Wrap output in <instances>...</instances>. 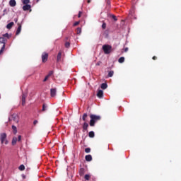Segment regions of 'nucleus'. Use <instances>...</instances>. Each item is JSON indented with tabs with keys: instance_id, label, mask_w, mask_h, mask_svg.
I'll return each instance as SVG.
<instances>
[{
	"instance_id": "5",
	"label": "nucleus",
	"mask_w": 181,
	"mask_h": 181,
	"mask_svg": "<svg viewBox=\"0 0 181 181\" xmlns=\"http://www.w3.org/2000/svg\"><path fill=\"white\" fill-rule=\"evenodd\" d=\"M47 59H49V54H47V52H43L42 54V63H46V62H47Z\"/></svg>"
},
{
	"instance_id": "10",
	"label": "nucleus",
	"mask_w": 181,
	"mask_h": 181,
	"mask_svg": "<svg viewBox=\"0 0 181 181\" xmlns=\"http://www.w3.org/2000/svg\"><path fill=\"white\" fill-rule=\"evenodd\" d=\"M97 97H98V98H103V97H104V91L99 90L97 93Z\"/></svg>"
},
{
	"instance_id": "12",
	"label": "nucleus",
	"mask_w": 181,
	"mask_h": 181,
	"mask_svg": "<svg viewBox=\"0 0 181 181\" xmlns=\"http://www.w3.org/2000/svg\"><path fill=\"white\" fill-rule=\"evenodd\" d=\"M9 5L12 8H14V6H16V0H10L9 1Z\"/></svg>"
},
{
	"instance_id": "13",
	"label": "nucleus",
	"mask_w": 181,
	"mask_h": 181,
	"mask_svg": "<svg viewBox=\"0 0 181 181\" xmlns=\"http://www.w3.org/2000/svg\"><path fill=\"white\" fill-rule=\"evenodd\" d=\"M85 159L87 162H91V160H93V156H91V155H87L86 156Z\"/></svg>"
},
{
	"instance_id": "29",
	"label": "nucleus",
	"mask_w": 181,
	"mask_h": 181,
	"mask_svg": "<svg viewBox=\"0 0 181 181\" xmlns=\"http://www.w3.org/2000/svg\"><path fill=\"white\" fill-rule=\"evenodd\" d=\"M85 152H86V153H90L91 152V148H86L85 149Z\"/></svg>"
},
{
	"instance_id": "15",
	"label": "nucleus",
	"mask_w": 181,
	"mask_h": 181,
	"mask_svg": "<svg viewBox=\"0 0 181 181\" xmlns=\"http://www.w3.org/2000/svg\"><path fill=\"white\" fill-rule=\"evenodd\" d=\"M60 60H62V52H59L57 57V63H59V62H60Z\"/></svg>"
},
{
	"instance_id": "28",
	"label": "nucleus",
	"mask_w": 181,
	"mask_h": 181,
	"mask_svg": "<svg viewBox=\"0 0 181 181\" xmlns=\"http://www.w3.org/2000/svg\"><path fill=\"white\" fill-rule=\"evenodd\" d=\"M76 33H77V35H81V28H78L76 29Z\"/></svg>"
},
{
	"instance_id": "26",
	"label": "nucleus",
	"mask_w": 181,
	"mask_h": 181,
	"mask_svg": "<svg viewBox=\"0 0 181 181\" xmlns=\"http://www.w3.org/2000/svg\"><path fill=\"white\" fill-rule=\"evenodd\" d=\"M112 76H114V71H109L107 76L108 77H112Z\"/></svg>"
},
{
	"instance_id": "2",
	"label": "nucleus",
	"mask_w": 181,
	"mask_h": 181,
	"mask_svg": "<svg viewBox=\"0 0 181 181\" xmlns=\"http://www.w3.org/2000/svg\"><path fill=\"white\" fill-rule=\"evenodd\" d=\"M102 49H103L105 54H110V53H111V52H112V46H111L110 45H104L102 47Z\"/></svg>"
},
{
	"instance_id": "45",
	"label": "nucleus",
	"mask_w": 181,
	"mask_h": 181,
	"mask_svg": "<svg viewBox=\"0 0 181 181\" xmlns=\"http://www.w3.org/2000/svg\"><path fill=\"white\" fill-rule=\"evenodd\" d=\"M87 2H88V4H90L91 3V0H88Z\"/></svg>"
},
{
	"instance_id": "24",
	"label": "nucleus",
	"mask_w": 181,
	"mask_h": 181,
	"mask_svg": "<svg viewBox=\"0 0 181 181\" xmlns=\"http://www.w3.org/2000/svg\"><path fill=\"white\" fill-rule=\"evenodd\" d=\"M12 129H13V134H16V132H18V130H17V129H16V126H15V125H13L12 126Z\"/></svg>"
},
{
	"instance_id": "25",
	"label": "nucleus",
	"mask_w": 181,
	"mask_h": 181,
	"mask_svg": "<svg viewBox=\"0 0 181 181\" xmlns=\"http://www.w3.org/2000/svg\"><path fill=\"white\" fill-rule=\"evenodd\" d=\"M90 177H91V176H90V175H88V174H86V175H85V176H84V179H85L86 180H90Z\"/></svg>"
},
{
	"instance_id": "17",
	"label": "nucleus",
	"mask_w": 181,
	"mask_h": 181,
	"mask_svg": "<svg viewBox=\"0 0 181 181\" xmlns=\"http://www.w3.org/2000/svg\"><path fill=\"white\" fill-rule=\"evenodd\" d=\"M83 131H87V129H88V123L87 122L83 123Z\"/></svg>"
},
{
	"instance_id": "21",
	"label": "nucleus",
	"mask_w": 181,
	"mask_h": 181,
	"mask_svg": "<svg viewBox=\"0 0 181 181\" xmlns=\"http://www.w3.org/2000/svg\"><path fill=\"white\" fill-rule=\"evenodd\" d=\"M29 4H30V0H23V5H29Z\"/></svg>"
},
{
	"instance_id": "39",
	"label": "nucleus",
	"mask_w": 181,
	"mask_h": 181,
	"mask_svg": "<svg viewBox=\"0 0 181 181\" xmlns=\"http://www.w3.org/2000/svg\"><path fill=\"white\" fill-rule=\"evenodd\" d=\"M49 79V76H47V75L45 76V78H44L43 81H47V80Z\"/></svg>"
},
{
	"instance_id": "31",
	"label": "nucleus",
	"mask_w": 181,
	"mask_h": 181,
	"mask_svg": "<svg viewBox=\"0 0 181 181\" xmlns=\"http://www.w3.org/2000/svg\"><path fill=\"white\" fill-rule=\"evenodd\" d=\"M47 109V106H46L45 104H43V105H42V111H46Z\"/></svg>"
},
{
	"instance_id": "30",
	"label": "nucleus",
	"mask_w": 181,
	"mask_h": 181,
	"mask_svg": "<svg viewBox=\"0 0 181 181\" xmlns=\"http://www.w3.org/2000/svg\"><path fill=\"white\" fill-rule=\"evenodd\" d=\"M65 47H66V49H69V47H70V42H65Z\"/></svg>"
},
{
	"instance_id": "16",
	"label": "nucleus",
	"mask_w": 181,
	"mask_h": 181,
	"mask_svg": "<svg viewBox=\"0 0 181 181\" xmlns=\"http://www.w3.org/2000/svg\"><path fill=\"white\" fill-rule=\"evenodd\" d=\"M107 87H108V85L106 83H103L100 86V88H102V90H106Z\"/></svg>"
},
{
	"instance_id": "19",
	"label": "nucleus",
	"mask_w": 181,
	"mask_h": 181,
	"mask_svg": "<svg viewBox=\"0 0 181 181\" xmlns=\"http://www.w3.org/2000/svg\"><path fill=\"white\" fill-rule=\"evenodd\" d=\"M13 25H14V23L13 22H11L8 24H7L6 28L8 29H12V26H13Z\"/></svg>"
},
{
	"instance_id": "47",
	"label": "nucleus",
	"mask_w": 181,
	"mask_h": 181,
	"mask_svg": "<svg viewBox=\"0 0 181 181\" xmlns=\"http://www.w3.org/2000/svg\"><path fill=\"white\" fill-rule=\"evenodd\" d=\"M15 22H18V19H15Z\"/></svg>"
},
{
	"instance_id": "43",
	"label": "nucleus",
	"mask_w": 181,
	"mask_h": 181,
	"mask_svg": "<svg viewBox=\"0 0 181 181\" xmlns=\"http://www.w3.org/2000/svg\"><path fill=\"white\" fill-rule=\"evenodd\" d=\"M158 57L156 56L153 57V60H157Z\"/></svg>"
},
{
	"instance_id": "27",
	"label": "nucleus",
	"mask_w": 181,
	"mask_h": 181,
	"mask_svg": "<svg viewBox=\"0 0 181 181\" xmlns=\"http://www.w3.org/2000/svg\"><path fill=\"white\" fill-rule=\"evenodd\" d=\"M18 169L19 170H25V165H23V164L21 165Z\"/></svg>"
},
{
	"instance_id": "23",
	"label": "nucleus",
	"mask_w": 181,
	"mask_h": 181,
	"mask_svg": "<svg viewBox=\"0 0 181 181\" xmlns=\"http://www.w3.org/2000/svg\"><path fill=\"white\" fill-rule=\"evenodd\" d=\"M118 62H119V63H124V62H125V57H120V58L118 59Z\"/></svg>"
},
{
	"instance_id": "9",
	"label": "nucleus",
	"mask_w": 181,
	"mask_h": 181,
	"mask_svg": "<svg viewBox=\"0 0 181 181\" xmlns=\"http://www.w3.org/2000/svg\"><path fill=\"white\" fill-rule=\"evenodd\" d=\"M26 94L23 93L21 97L22 105H25L26 104Z\"/></svg>"
},
{
	"instance_id": "34",
	"label": "nucleus",
	"mask_w": 181,
	"mask_h": 181,
	"mask_svg": "<svg viewBox=\"0 0 181 181\" xmlns=\"http://www.w3.org/2000/svg\"><path fill=\"white\" fill-rule=\"evenodd\" d=\"M47 76L49 77H50L51 76H53V71H50Z\"/></svg>"
},
{
	"instance_id": "6",
	"label": "nucleus",
	"mask_w": 181,
	"mask_h": 181,
	"mask_svg": "<svg viewBox=\"0 0 181 181\" xmlns=\"http://www.w3.org/2000/svg\"><path fill=\"white\" fill-rule=\"evenodd\" d=\"M32 6H30V4H24V6H23V11H30V12H32Z\"/></svg>"
},
{
	"instance_id": "3",
	"label": "nucleus",
	"mask_w": 181,
	"mask_h": 181,
	"mask_svg": "<svg viewBox=\"0 0 181 181\" xmlns=\"http://www.w3.org/2000/svg\"><path fill=\"white\" fill-rule=\"evenodd\" d=\"M6 42H8V39H6L4 37H0V43L3 44V46L0 50V54H1V53H3L4 51L5 50V43H6Z\"/></svg>"
},
{
	"instance_id": "36",
	"label": "nucleus",
	"mask_w": 181,
	"mask_h": 181,
	"mask_svg": "<svg viewBox=\"0 0 181 181\" xmlns=\"http://www.w3.org/2000/svg\"><path fill=\"white\" fill-rule=\"evenodd\" d=\"M102 28H103V29H105V28H107V23H103V25H102Z\"/></svg>"
},
{
	"instance_id": "38",
	"label": "nucleus",
	"mask_w": 181,
	"mask_h": 181,
	"mask_svg": "<svg viewBox=\"0 0 181 181\" xmlns=\"http://www.w3.org/2000/svg\"><path fill=\"white\" fill-rule=\"evenodd\" d=\"M22 139V136L21 135H19L18 136V142H21V140Z\"/></svg>"
},
{
	"instance_id": "44",
	"label": "nucleus",
	"mask_w": 181,
	"mask_h": 181,
	"mask_svg": "<svg viewBox=\"0 0 181 181\" xmlns=\"http://www.w3.org/2000/svg\"><path fill=\"white\" fill-rule=\"evenodd\" d=\"M124 52H128V47L124 48Z\"/></svg>"
},
{
	"instance_id": "40",
	"label": "nucleus",
	"mask_w": 181,
	"mask_h": 181,
	"mask_svg": "<svg viewBox=\"0 0 181 181\" xmlns=\"http://www.w3.org/2000/svg\"><path fill=\"white\" fill-rule=\"evenodd\" d=\"M82 13H83V12L79 11L78 15V18H81Z\"/></svg>"
},
{
	"instance_id": "1",
	"label": "nucleus",
	"mask_w": 181,
	"mask_h": 181,
	"mask_svg": "<svg viewBox=\"0 0 181 181\" xmlns=\"http://www.w3.org/2000/svg\"><path fill=\"white\" fill-rule=\"evenodd\" d=\"M90 127H94L95 125V122H98L101 119V116L100 115H90Z\"/></svg>"
},
{
	"instance_id": "20",
	"label": "nucleus",
	"mask_w": 181,
	"mask_h": 181,
	"mask_svg": "<svg viewBox=\"0 0 181 181\" xmlns=\"http://www.w3.org/2000/svg\"><path fill=\"white\" fill-rule=\"evenodd\" d=\"M87 117H88V115L87 113H84L82 117L83 121H87Z\"/></svg>"
},
{
	"instance_id": "48",
	"label": "nucleus",
	"mask_w": 181,
	"mask_h": 181,
	"mask_svg": "<svg viewBox=\"0 0 181 181\" xmlns=\"http://www.w3.org/2000/svg\"><path fill=\"white\" fill-rule=\"evenodd\" d=\"M40 0H37V2H39Z\"/></svg>"
},
{
	"instance_id": "8",
	"label": "nucleus",
	"mask_w": 181,
	"mask_h": 181,
	"mask_svg": "<svg viewBox=\"0 0 181 181\" xmlns=\"http://www.w3.org/2000/svg\"><path fill=\"white\" fill-rule=\"evenodd\" d=\"M11 121H14L16 124H18V122H19V118L16 115H12Z\"/></svg>"
},
{
	"instance_id": "14",
	"label": "nucleus",
	"mask_w": 181,
	"mask_h": 181,
	"mask_svg": "<svg viewBox=\"0 0 181 181\" xmlns=\"http://www.w3.org/2000/svg\"><path fill=\"white\" fill-rule=\"evenodd\" d=\"M85 173H86V170L84 168H80V170H79V175L80 176H84Z\"/></svg>"
},
{
	"instance_id": "32",
	"label": "nucleus",
	"mask_w": 181,
	"mask_h": 181,
	"mask_svg": "<svg viewBox=\"0 0 181 181\" xmlns=\"http://www.w3.org/2000/svg\"><path fill=\"white\" fill-rule=\"evenodd\" d=\"M111 18H113L115 22H117V21H118V19L117 18V16H115V15H112Z\"/></svg>"
},
{
	"instance_id": "11",
	"label": "nucleus",
	"mask_w": 181,
	"mask_h": 181,
	"mask_svg": "<svg viewBox=\"0 0 181 181\" xmlns=\"http://www.w3.org/2000/svg\"><path fill=\"white\" fill-rule=\"evenodd\" d=\"M18 28L16 33V35H18L21 33V30H22V25L20 23H18Z\"/></svg>"
},
{
	"instance_id": "37",
	"label": "nucleus",
	"mask_w": 181,
	"mask_h": 181,
	"mask_svg": "<svg viewBox=\"0 0 181 181\" xmlns=\"http://www.w3.org/2000/svg\"><path fill=\"white\" fill-rule=\"evenodd\" d=\"M103 62H101V61H99L96 63L95 66H101Z\"/></svg>"
},
{
	"instance_id": "41",
	"label": "nucleus",
	"mask_w": 181,
	"mask_h": 181,
	"mask_svg": "<svg viewBox=\"0 0 181 181\" xmlns=\"http://www.w3.org/2000/svg\"><path fill=\"white\" fill-rule=\"evenodd\" d=\"M107 4L108 6L110 7V5H111V2L110 1V0H107Z\"/></svg>"
},
{
	"instance_id": "7",
	"label": "nucleus",
	"mask_w": 181,
	"mask_h": 181,
	"mask_svg": "<svg viewBox=\"0 0 181 181\" xmlns=\"http://www.w3.org/2000/svg\"><path fill=\"white\" fill-rule=\"evenodd\" d=\"M57 93V89H56V88L50 89L51 97H56Z\"/></svg>"
},
{
	"instance_id": "4",
	"label": "nucleus",
	"mask_w": 181,
	"mask_h": 181,
	"mask_svg": "<svg viewBox=\"0 0 181 181\" xmlns=\"http://www.w3.org/2000/svg\"><path fill=\"white\" fill-rule=\"evenodd\" d=\"M0 141L1 144H5V145H8V140H6V133H1L0 134Z\"/></svg>"
},
{
	"instance_id": "35",
	"label": "nucleus",
	"mask_w": 181,
	"mask_h": 181,
	"mask_svg": "<svg viewBox=\"0 0 181 181\" xmlns=\"http://www.w3.org/2000/svg\"><path fill=\"white\" fill-rule=\"evenodd\" d=\"M78 25H80V21H76L74 23V26H77Z\"/></svg>"
},
{
	"instance_id": "22",
	"label": "nucleus",
	"mask_w": 181,
	"mask_h": 181,
	"mask_svg": "<svg viewBox=\"0 0 181 181\" xmlns=\"http://www.w3.org/2000/svg\"><path fill=\"white\" fill-rule=\"evenodd\" d=\"M88 136L90 138H94V136H95L94 132H93V131L90 132L89 134H88Z\"/></svg>"
},
{
	"instance_id": "18",
	"label": "nucleus",
	"mask_w": 181,
	"mask_h": 181,
	"mask_svg": "<svg viewBox=\"0 0 181 181\" xmlns=\"http://www.w3.org/2000/svg\"><path fill=\"white\" fill-rule=\"evenodd\" d=\"M16 142H18V138L13 137L11 142L12 145L13 146L16 145Z\"/></svg>"
},
{
	"instance_id": "42",
	"label": "nucleus",
	"mask_w": 181,
	"mask_h": 181,
	"mask_svg": "<svg viewBox=\"0 0 181 181\" xmlns=\"http://www.w3.org/2000/svg\"><path fill=\"white\" fill-rule=\"evenodd\" d=\"M37 122H38L37 120H34L33 124H34V125H36V124H37Z\"/></svg>"
},
{
	"instance_id": "33",
	"label": "nucleus",
	"mask_w": 181,
	"mask_h": 181,
	"mask_svg": "<svg viewBox=\"0 0 181 181\" xmlns=\"http://www.w3.org/2000/svg\"><path fill=\"white\" fill-rule=\"evenodd\" d=\"M3 37H6L7 39H9V34L8 33H6L4 35H3Z\"/></svg>"
},
{
	"instance_id": "46",
	"label": "nucleus",
	"mask_w": 181,
	"mask_h": 181,
	"mask_svg": "<svg viewBox=\"0 0 181 181\" xmlns=\"http://www.w3.org/2000/svg\"><path fill=\"white\" fill-rule=\"evenodd\" d=\"M23 179H25V178H26V176H25L24 175H23Z\"/></svg>"
}]
</instances>
